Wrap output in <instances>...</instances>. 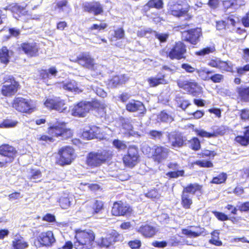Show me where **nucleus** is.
I'll use <instances>...</instances> for the list:
<instances>
[{"label": "nucleus", "mask_w": 249, "mask_h": 249, "mask_svg": "<svg viewBox=\"0 0 249 249\" xmlns=\"http://www.w3.org/2000/svg\"><path fill=\"white\" fill-rule=\"evenodd\" d=\"M74 246L76 249H90L95 239V235L91 230L77 231Z\"/></svg>", "instance_id": "obj_1"}, {"label": "nucleus", "mask_w": 249, "mask_h": 249, "mask_svg": "<svg viewBox=\"0 0 249 249\" xmlns=\"http://www.w3.org/2000/svg\"><path fill=\"white\" fill-rule=\"evenodd\" d=\"M48 125L47 132L52 136H61L63 139H67L72 135L71 130L66 127V124L56 119L51 120L48 123Z\"/></svg>", "instance_id": "obj_2"}, {"label": "nucleus", "mask_w": 249, "mask_h": 249, "mask_svg": "<svg viewBox=\"0 0 249 249\" xmlns=\"http://www.w3.org/2000/svg\"><path fill=\"white\" fill-rule=\"evenodd\" d=\"M168 7L169 12L174 16L186 17L187 19L191 18L188 13L190 6L185 0H172L169 2Z\"/></svg>", "instance_id": "obj_3"}, {"label": "nucleus", "mask_w": 249, "mask_h": 249, "mask_svg": "<svg viewBox=\"0 0 249 249\" xmlns=\"http://www.w3.org/2000/svg\"><path fill=\"white\" fill-rule=\"evenodd\" d=\"M36 105V101L21 97H15L12 103V107L16 110L27 113L35 111Z\"/></svg>", "instance_id": "obj_4"}, {"label": "nucleus", "mask_w": 249, "mask_h": 249, "mask_svg": "<svg viewBox=\"0 0 249 249\" xmlns=\"http://www.w3.org/2000/svg\"><path fill=\"white\" fill-rule=\"evenodd\" d=\"M4 85L1 88V93L5 96H11L18 91L19 84L11 75L3 77Z\"/></svg>", "instance_id": "obj_5"}, {"label": "nucleus", "mask_w": 249, "mask_h": 249, "mask_svg": "<svg viewBox=\"0 0 249 249\" xmlns=\"http://www.w3.org/2000/svg\"><path fill=\"white\" fill-rule=\"evenodd\" d=\"M109 157V154L106 151L90 152L87 157L86 163L91 167H97L105 162Z\"/></svg>", "instance_id": "obj_6"}, {"label": "nucleus", "mask_w": 249, "mask_h": 249, "mask_svg": "<svg viewBox=\"0 0 249 249\" xmlns=\"http://www.w3.org/2000/svg\"><path fill=\"white\" fill-rule=\"evenodd\" d=\"M186 52L185 45L181 41L176 42L172 48L167 52V56L171 59L180 60L184 58Z\"/></svg>", "instance_id": "obj_7"}, {"label": "nucleus", "mask_w": 249, "mask_h": 249, "mask_svg": "<svg viewBox=\"0 0 249 249\" xmlns=\"http://www.w3.org/2000/svg\"><path fill=\"white\" fill-rule=\"evenodd\" d=\"M178 84L179 88L193 96H198L202 92V88L194 81L179 80Z\"/></svg>", "instance_id": "obj_8"}, {"label": "nucleus", "mask_w": 249, "mask_h": 249, "mask_svg": "<svg viewBox=\"0 0 249 249\" xmlns=\"http://www.w3.org/2000/svg\"><path fill=\"white\" fill-rule=\"evenodd\" d=\"M58 163L61 165L70 164L74 159V150L70 146L61 148L58 151Z\"/></svg>", "instance_id": "obj_9"}, {"label": "nucleus", "mask_w": 249, "mask_h": 249, "mask_svg": "<svg viewBox=\"0 0 249 249\" xmlns=\"http://www.w3.org/2000/svg\"><path fill=\"white\" fill-rule=\"evenodd\" d=\"M201 30L199 28L191 29L182 33V37L185 41L196 45L199 40L201 36Z\"/></svg>", "instance_id": "obj_10"}, {"label": "nucleus", "mask_w": 249, "mask_h": 249, "mask_svg": "<svg viewBox=\"0 0 249 249\" xmlns=\"http://www.w3.org/2000/svg\"><path fill=\"white\" fill-rule=\"evenodd\" d=\"M139 155L138 149L134 146L129 147L127 154L123 158L124 164L127 166L134 167L138 161Z\"/></svg>", "instance_id": "obj_11"}, {"label": "nucleus", "mask_w": 249, "mask_h": 249, "mask_svg": "<svg viewBox=\"0 0 249 249\" xmlns=\"http://www.w3.org/2000/svg\"><path fill=\"white\" fill-rule=\"evenodd\" d=\"M91 107V104L81 102L75 105L71 110V114L74 116L84 117Z\"/></svg>", "instance_id": "obj_12"}, {"label": "nucleus", "mask_w": 249, "mask_h": 249, "mask_svg": "<svg viewBox=\"0 0 249 249\" xmlns=\"http://www.w3.org/2000/svg\"><path fill=\"white\" fill-rule=\"evenodd\" d=\"M154 151L153 158L155 161L160 162L166 159L168 156L169 149L159 145H155L153 148Z\"/></svg>", "instance_id": "obj_13"}, {"label": "nucleus", "mask_w": 249, "mask_h": 249, "mask_svg": "<svg viewBox=\"0 0 249 249\" xmlns=\"http://www.w3.org/2000/svg\"><path fill=\"white\" fill-rule=\"evenodd\" d=\"M131 209L128 205L122 202H115L112 208V214L115 216L124 215L131 212Z\"/></svg>", "instance_id": "obj_14"}, {"label": "nucleus", "mask_w": 249, "mask_h": 249, "mask_svg": "<svg viewBox=\"0 0 249 249\" xmlns=\"http://www.w3.org/2000/svg\"><path fill=\"white\" fill-rule=\"evenodd\" d=\"M16 153L17 151L15 148L9 144H4L0 146V155L5 157L8 161H13Z\"/></svg>", "instance_id": "obj_15"}, {"label": "nucleus", "mask_w": 249, "mask_h": 249, "mask_svg": "<svg viewBox=\"0 0 249 249\" xmlns=\"http://www.w3.org/2000/svg\"><path fill=\"white\" fill-rule=\"evenodd\" d=\"M77 62L84 67L88 69H93L95 65L94 60L89 53H84L77 56Z\"/></svg>", "instance_id": "obj_16"}, {"label": "nucleus", "mask_w": 249, "mask_h": 249, "mask_svg": "<svg viewBox=\"0 0 249 249\" xmlns=\"http://www.w3.org/2000/svg\"><path fill=\"white\" fill-rule=\"evenodd\" d=\"M37 239L41 245L45 246H51L55 241L53 232L50 231L40 233Z\"/></svg>", "instance_id": "obj_17"}, {"label": "nucleus", "mask_w": 249, "mask_h": 249, "mask_svg": "<svg viewBox=\"0 0 249 249\" xmlns=\"http://www.w3.org/2000/svg\"><path fill=\"white\" fill-rule=\"evenodd\" d=\"M182 233L189 237H197L200 236H204L206 234L204 228L200 227L191 226L189 228L182 229Z\"/></svg>", "instance_id": "obj_18"}, {"label": "nucleus", "mask_w": 249, "mask_h": 249, "mask_svg": "<svg viewBox=\"0 0 249 249\" xmlns=\"http://www.w3.org/2000/svg\"><path fill=\"white\" fill-rule=\"evenodd\" d=\"M126 109L129 112H137L140 114L145 111V108L143 104L140 101L132 100L126 104Z\"/></svg>", "instance_id": "obj_19"}, {"label": "nucleus", "mask_w": 249, "mask_h": 249, "mask_svg": "<svg viewBox=\"0 0 249 249\" xmlns=\"http://www.w3.org/2000/svg\"><path fill=\"white\" fill-rule=\"evenodd\" d=\"M83 7L85 11L92 13L95 15L103 12L102 6L97 2H85L83 4Z\"/></svg>", "instance_id": "obj_20"}, {"label": "nucleus", "mask_w": 249, "mask_h": 249, "mask_svg": "<svg viewBox=\"0 0 249 249\" xmlns=\"http://www.w3.org/2000/svg\"><path fill=\"white\" fill-rule=\"evenodd\" d=\"M21 47L24 52L30 56L36 55L38 51V47L35 42L22 43Z\"/></svg>", "instance_id": "obj_21"}, {"label": "nucleus", "mask_w": 249, "mask_h": 249, "mask_svg": "<svg viewBox=\"0 0 249 249\" xmlns=\"http://www.w3.org/2000/svg\"><path fill=\"white\" fill-rule=\"evenodd\" d=\"M28 246V243L19 234H16L12 242L13 249H25Z\"/></svg>", "instance_id": "obj_22"}, {"label": "nucleus", "mask_w": 249, "mask_h": 249, "mask_svg": "<svg viewBox=\"0 0 249 249\" xmlns=\"http://www.w3.org/2000/svg\"><path fill=\"white\" fill-rule=\"evenodd\" d=\"M64 90L79 93L82 91L78 88L76 82L73 80H68L63 82L60 85Z\"/></svg>", "instance_id": "obj_23"}, {"label": "nucleus", "mask_w": 249, "mask_h": 249, "mask_svg": "<svg viewBox=\"0 0 249 249\" xmlns=\"http://www.w3.org/2000/svg\"><path fill=\"white\" fill-rule=\"evenodd\" d=\"M168 139L172 146L174 148L181 146L184 142L182 136L175 133L169 134Z\"/></svg>", "instance_id": "obj_24"}, {"label": "nucleus", "mask_w": 249, "mask_h": 249, "mask_svg": "<svg viewBox=\"0 0 249 249\" xmlns=\"http://www.w3.org/2000/svg\"><path fill=\"white\" fill-rule=\"evenodd\" d=\"M74 196L71 194L64 193L60 198L59 203L62 209L68 208L73 201Z\"/></svg>", "instance_id": "obj_25"}, {"label": "nucleus", "mask_w": 249, "mask_h": 249, "mask_svg": "<svg viewBox=\"0 0 249 249\" xmlns=\"http://www.w3.org/2000/svg\"><path fill=\"white\" fill-rule=\"evenodd\" d=\"M106 236L111 246L116 242H122L123 240V235L115 230H111L109 231Z\"/></svg>", "instance_id": "obj_26"}, {"label": "nucleus", "mask_w": 249, "mask_h": 249, "mask_svg": "<svg viewBox=\"0 0 249 249\" xmlns=\"http://www.w3.org/2000/svg\"><path fill=\"white\" fill-rule=\"evenodd\" d=\"M128 78L124 74L116 75L110 80L108 85L111 87H116L117 86L125 83Z\"/></svg>", "instance_id": "obj_27"}, {"label": "nucleus", "mask_w": 249, "mask_h": 249, "mask_svg": "<svg viewBox=\"0 0 249 249\" xmlns=\"http://www.w3.org/2000/svg\"><path fill=\"white\" fill-rule=\"evenodd\" d=\"M192 203V196L183 191L181 195V204L182 207L186 209H190Z\"/></svg>", "instance_id": "obj_28"}, {"label": "nucleus", "mask_w": 249, "mask_h": 249, "mask_svg": "<svg viewBox=\"0 0 249 249\" xmlns=\"http://www.w3.org/2000/svg\"><path fill=\"white\" fill-rule=\"evenodd\" d=\"M244 136H238L235 138L236 142L242 145H247L249 143V126L245 128Z\"/></svg>", "instance_id": "obj_29"}, {"label": "nucleus", "mask_w": 249, "mask_h": 249, "mask_svg": "<svg viewBox=\"0 0 249 249\" xmlns=\"http://www.w3.org/2000/svg\"><path fill=\"white\" fill-rule=\"evenodd\" d=\"M138 231L141 233L143 236L148 237H152L156 232L155 229L149 225H145L141 227Z\"/></svg>", "instance_id": "obj_30"}, {"label": "nucleus", "mask_w": 249, "mask_h": 249, "mask_svg": "<svg viewBox=\"0 0 249 249\" xmlns=\"http://www.w3.org/2000/svg\"><path fill=\"white\" fill-rule=\"evenodd\" d=\"M201 190L202 186L197 183H194L188 185L184 188L183 191L187 194H190L191 195L195 194L196 192H199L201 193Z\"/></svg>", "instance_id": "obj_31"}, {"label": "nucleus", "mask_w": 249, "mask_h": 249, "mask_svg": "<svg viewBox=\"0 0 249 249\" xmlns=\"http://www.w3.org/2000/svg\"><path fill=\"white\" fill-rule=\"evenodd\" d=\"M150 87H156L159 84H163L166 83V81L164 79V76H157L156 77H150L147 79Z\"/></svg>", "instance_id": "obj_32"}, {"label": "nucleus", "mask_w": 249, "mask_h": 249, "mask_svg": "<svg viewBox=\"0 0 249 249\" xmlns=\"http://www.w3.org/2000/svg\"><path fill=\"white\" fill-rule=\"evenodd\" d=\"M12 52L9 51L6 47H3L0 50V60L1 62L7 64L9 62L10 56Z\"/></svg>", "instance_id": "obj_33"}, {"label": "nucleus", "mask_w": 249, "mask_h": 249, "mask_svg": "<svg viewBox=\"0 0 249 249\" xmlns=\"http://www.w3.org/2000/svg\"><path fill=\"white\" fill-rule=\"evenodd\" d=\"M62 103L60 101V98L54 97L53 98H47L44 102V106L50 109H54L55 104Z\"/></svg>", "instance_id": "obj_34"}, {"label": "nucleus", "mask_w": 249, "mask_h": 249, "mask_svg": "<svg viewBox=\"0 0 249 249\" xmlns=\"http://www.w3.org/2000/svg\"><path fill=\"white\" fill-rule=\"evenodd\" d=\"M57 71L55 67H51L48 70H43L41 73V76L44 80L49 78L55 76Z\"/></svg>", "instance_id": "obj_35"}, {"label": "nucleus", "mask_w": 249, "mask_h": 249, "mask_svg": "<svg viewBox=\"0 0 249 249\" xmlns=\"http://www.w3.org/2000/svg\"><path fill=\"white\" fill-rule=\"evenodd\" d=\"M56 6L60 12L68 13L70 11V8L68 5V0H56Z\"/></svg>", "instance_id": "obj_36"}, {"label": "nucleus", "mask_w": 249, "mask_h": 249, "mask_svg": "<svg viewBox=\"0 0 249 249\" xmlns=\"http://www.w3.org/2000/svg\"><path fill=\"white\" fill-rule=\"evenodd\" d=\"M6 10H9L13 14H16L18 15L22 14V12L24 10L23 7L20 6L17 4H12L9 5L5 8Z\"/></svg>", "instance_id": "obj_37"}, {"label": "nucleus", "mask_w": 249, "mask_h": 249, "mask_svg": "<svg viewBox=\"0 0 249 249\" xmlns=\"http://www.w3.org/2000/svg\"><path fill=\"white\" fill-rule=\"evenodd\" d=\"M196 72L202 80L205 81L210 80L209 74L211 71L207 69L203 68L200 69H196Z\"/></svg>", "instance_id": "obj_38"}, {"label": "nucleus", "mask_w": 249, "mask_h": 249, "mask_svg": "<svg viewBox=\"0 0 249 249\" xmlns=\"http://www.w3.org/2000/svg\"><path fill=\"white\" fill-rule=\"evenodd\" d=\"M232 64L230 61H220L219 68L221 71H232Z\"/></svg>", "instance_id": "obj_39"}, {"label": "nucleus", "mask_w": 249, "mask_h": 249, "mask_svg": "<svg viewBox=\"0 0 249 249\" xmlns=\"http://www.w3.org/2000/svg\"><path fill=\"white\" fill-rule=\"evenodd\" d=\"M163 134L162 131L152 130L149 132L148 136L150 139L158 141L161 140Z\"/></svg>", "instance_id": "obj_40"}, {"label": "nucleus", "mask_w": 249, "mask_h": 249, "mask_svg": "<svg viewBox=\"0 0 249 249\" xmlns=\"http://www.w3.org/2000/svg\"><path fill=\"white\" fill-rule=\"evenodd\" d=\"M96 243L98 246L102 248H107L111 246L106 236L105 237H102L97 239Z\"/></svg>", "instance_id": "obj_41"}, {"label": "nucleus", "mask_w": 249, "mask_h": 249, "mask_svg": "<svg viewBox=\"0 0 249 249\" xmlns=\"http://www.w3.org/2000/svg\"><path fill=\"white\" fill-rule=\"evenodd\" d=\"M219 232L217 231H213L212 233V238L210 240V243L215 246H220L222 245V242L219 240Z\"/></svg>", "instance_id": "obj_42"}, {"label": "nucleus", "mask_w": 249, "mask_h": 249, "mask_svg": "<svg viewBox=\"0 0 249 249\" xmlns=\"http://www.w3.org/2000/svg\"><path fill=\"white\" fill-rule=\"evenodd\" d=\"M227 178L226 174L222 173L218 175L217 177L213 178L212 183L214 184H221L224 183Z\"/></svg>", "instance_id": "obj_43"}, {"label": "nucleus", "mask_w": 249, "mask_h": 249, "mask_svg": "<svg viewBox=\"0 0 249 249\" xmlns=\"http://www.w3.org/2000/svg\"><path fill=\"white\" fill-rule=\"evenodd\" d=\"M93 212H95L96 213H99L103 207V203L102 201L97 200H94L91 203Z\"/></svg>", "instance_id": "obj_44"}, {"label": "nucleus", "mask_w": 249, "mask_h": 249, "mask_svg": "<svg viewBox=\"0 0 249 249\" xmlns=\"http://www.w3.org/2000/svg\"><path fill=\"white\" fill-rule=\"evenodd\" d=\"M163 2L162 0H150L146 4L149 8H156L160 9L162 7Z\"/></svg>", "instance_id": "obj_45"}, {"label": "nucleus", "mask_w": 249, "mask_h": 249, "mask_svg": "<svg viewBox=\"0 0 249 249\" xmlns=\"http://www.w3.org/2000/svg\"><path fill=\"white\" fill-rule=\"evenodd\" d=\"M18 122L17 121L12 120H5L3 121L2 123L0 124V127L1 128H11L16 126Z\"/></svg>", "instance_id": "obj_46"}, {"label": "nucleus", "mask_w": 249, "mask_h": 249, "mask_svg": "<svg viewBox=\"0 0 249 249\" xmlns=\"http://www.w3.org/2000/svg\"><path fill=\"white\" fill-rule=\"evenodd\" d=\"M195 131L197 135L201 137L212 138L215 136L214 133H209L203 129H195Z\"/></svg>", "instance_id": "obj_47"}, {"label": "nucleus", "mask_w": 249, "mask_h": 249, "mask_svg": "<svg viewBox=\"0 0 249 249\" xmlns=\"http://www.w3.org/2000/svg\"><path fill=\"white\" fill-rule=\"evenodd\" d=\"M241 98L245 101H249V88H241L238 91Z\"/></svg>", "instance_id": "obj_48"}, {"label": "nucleus", "mask_w": 249, "mask_h": 249, "mask_svg": "<svg viewBox=\"0 0 249 249\" xmlns=\"http://www.w3.org/2000/svg\"><path fill=\"white\" fill-rule=\"evenodd\" d=\"M191 148L195 151L198 150L200 148V142L197 138L194 137L189 141Z\"/></svg>", "instance_id": "obj_49"}, {"label": "nucleus", "mask_w": 249, "mask_h": 249, "mask_svg": "<svg viewBox=\"0 0 249 249\" xmlns=\"http://www.w3.org/2000/svg\"><path fill=\"white\" fill-rule=\"evenodd\" d=\"M166 176L170 178H178L179 177L184 176V171L183 170H177L168 172Z\"/></svg>", "instance_id": "obj_50"}, {"label": "nucleus", "mask_w": 249, "mask_h": 249, "mask_svg": "<svg viewBox=\"0 0 249 249\" xmlns=\"http://www.w3.org/2000/svg\"><path fill=\"white\" fill-rule=\"evenodd\" d=\"M158 119L160 121L164 122H171L173 120L171 116L169 115L164 111L161 112L158 116Z\"/></svg>", "instance_id": "obj_51"}, {"label": "nucleus", "mask_w": 249, "mask_h": 249, "mask_svg": "<svg viewBox=\"0 0 249 249\" xmlns=\"http://www.w3.org/2000/svg\"><path fill=\"white\" fill-rule=\"evenodd\" d=\"M152 34L161 42H165L169 36L167 34L159 33L156 31H152Z\"/></svg>", "instance_id": "obj_52"}, {"label": "nucleus", "mask_w": 249, "mask_h": 249, "mask_svg": "<svg viewBox=\"0 0 249 249\" xmlns=\"http://www.w3.org/2000/svg\"><path fill=\"white\" fill-rule=\"evenodd\" d=\"M113 146L119 150H124L126 148V144L122 141L119 140H115L113 142Z\"/></svg>", "instance_id": "obj_53"}, {"label": "nucleus", "mask_w": 249, "mask_h": 249, "mask_svg": "<svg viewBox=\"0 0 249 249\" xmlns=\"http://www.w3.org/2000/svg\"><path fill=\"white\" fill-rule=\"evenodd\" d=\"M60 101L62 102V103L55 104L54 109L59 112H64L67 109V107L66 106L65 102L64 100L60 98Z\"/></svg>", "instance_id": "obj_54"}, {"label": "nucleus", "mask_w": 249, "mask_h": 249, "mask_svg": "<svg viewBox=\"0 0 249 249\" xmlns=\"http://www.w3.org/2000/svg\"><path fill=\"white\" fill-rule=\"evenodd\" d=\"M112 36L116 39L123 38L124 36V30L122 28H118L114 31Z\"/></svg>", "instance_id": "obj_55"}, {"label": "nucleus", "mask_w": 249, "mask_h": 249, "mask_svg": "<svg viewBox=\"0 0 249 249\" xmlns=\"http://www.w3.org/2000/svg\"><path fill=\"white\" fill-rule=\"evenodd\" d=\"M194 164L201 167H211L213 166V163L211 161L205 160L196 161L194 162Z\"/></svg>", "instance_id": "obj_56"}, {"label": "nucleus", "mask_w": 249, "mask_h": 249, "mask_svg": "<svg viewBox=\"0 0 249 249\" xmlns=\"http://www.w3.org/2000/svg\"><path fill=\"white\" fill-rule=\"evenodd\" d=\"M128 245L132 249H137L141 247V242L138 239L130 241L128 243Z\"/></svg>", "instance_id": "obj_57"}, {"label": "nucleus", "mask_w": 249, "mask_h": 249, "mask_svg": "<svg viewBox=\"0 0 249 249\" xmlns=\"http://www.w3.org/2000/svg\"><path fill=\"white\" fill-rule=\"evenodd\" d=\"M107 27V24L106 23L102 22L99 24H94L90 28L89 30L91 31L94 30H97L98 31H101L105 29Z\"/></svg>", "instance_id": "obj_58"}, {"label": "nucleus", "mask_w": 249, "mask_h": 249, "mask_svg": "<svg viewBox=\"0 0 249 249\" xmlns=\"http://www.w3.org/2000/svg\"><path fill=\"white\" fill-rule=\"evenodd\" d=\"M213 47H207L199 51L196 52V53L198 55H204L205 54L212 53L213 52Z\"/></svg>", "instance_id": "obj_59"}, {"label": "nucleus", "mask_w": 249, "mask_h": 249, "mask_svg": "<svg viewBox=\"0 0 249 249\" xmlns=\"http://www.w3.org/2000/svg\"><path fill=\"white\" fill-rule=\"evenodd\" d=\"M41 177V173L38 170H34L31 173V175L30 177L31 180H33L36 181V179L40 178Z\"/></svg>", "instance_id": "obj_60"}, {"label": "nucleus", "mask_w": 249, "mask_h": 249, "mask_svg": "<svg viewBox=\"0 0 249 249\" xmlns=\"http://www.w3.org/2000/svg\"><path fill=\"white\" fill-rule=\"evenodd\" d=\"M241 2L243 3L242 0H225L223 1V5L225 8H229L230 7H233L234 5V3Z\"/></svg>", "instance_id": "obj_61"}, {"label": "nucleus", "mask_w": 249, "mask_h": 249, "mask_svg": "<svg viewBox=\"0 0 249 249\" xmlns=\"http://www.w3.org/2000/svg\"><path fill=\"white\" fill-rule=\"evenodd\" d=\"M91 132L95 134L94 138L101 139L103 138L100 136L101 129L96 126H92L91 127Z\"/></svg>", "instance_id": "obj_62"}, {"label": "nucleus", "mask_w": 249, "mask_h": 249, "mask_svg": "<svg viewBox=\"0 0 249 249\" xmlns=\"http://www.w3.org/2000/svg\"><path fill=\"white\" fill-rule=\"evenodd\" d=\"M93 210H94V209L91 204L87 206L85 211L86 216L87 217H91L96 214L95 212H93Z\"/></svg>", "instance_id": "obj_63"}, {"label": "nucleus", "mask_w": 249, "mask_h": 249, "mask_svg": "<svg viewBox=\"0 0 249 249\" xmlns=\"http://www.w3.org/2000/svg\"><path fill=\"white\" fill-rule=\"evenodd\" d=\"M238 209L241 212H249V201L242 203L239 206Z\"/></svg>", "instance_id": "obj_64"}]
</instances>
